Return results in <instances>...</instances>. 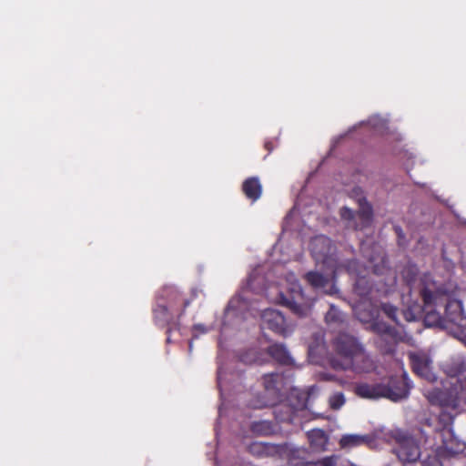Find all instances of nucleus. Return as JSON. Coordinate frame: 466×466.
<instances>
[{"label":"nucleus","mask_w":466,"mask_h":466,"mask_svg":"<svg viewBox=\"0 0 466 466\" xmlns=\"http://www.w3.org/2000/svg\"><path fill=\"white\" fill-rule=\"evenodd\" d=\"M420 294L426 306L444 305V319L448 323L458 327L465 325V317L463 314L462 303L461 300L453 299L451 291L442 285L437 284L431 275H424L421 279Z\"/></svg>","instance_id":"f257e3e1"},{"label":"nucleus","mask_w":466,"mask_h":466,"mask_svg":"<svg viewBox=\"0 0 466 466\" xmlns=\"http://www.w3.org/2000/svg\"><path fill=\"white\" fill-rule=\"evenodd\" d=\"M258 269L253 270L241 293L229 300L225 310L224 328L231 321H234V325H238L242 319H247L248 314H253L256 308L250 303L245 293L247 290L258 292L262 289L260 287L262 279L258 277Z\"/></svg>","instance_id":"f03ea898"},{"label":"nucleus","mask_w":466,"mask_h":466,"mask_svg":"<svg viewBox=\"0 0 466 466\" xmlns=\"http://www.w3.org/2000/svg\"><path fill=\"white\" fill-rule=\"evenodd\" d=\"M288 294L279 293V302L289 308L299 317H306L309 314L314 304V299L307 297L293 273L286 276Z\"/></svg>","instance_id":"7ed1b4c3"},{"label":"nucleus","mask_w":466,"mask_h":466,"mask_svg":"<svg viewBox=\"0 0 466 466\" xmlns=\"http://www.w3.org/2000/svg\"><path fill=\"white\" fill-rule=\"evenodd\" d=\"M309 248L317 264H323L329 268H335V270H341L346 265L338 261L335 246L330 238L324 235L313 238Z\"/></svg>","instance_id":"20e7f679"},{"label":"nucleus","mask_w":466,"mask_h":466,"mask_svg":"<svg viewBox=\"0 0 466 466\" xmlns=\"http://www.w3.org/2000/svg\"><path fill=\"white\" fill-rule=\"evenodd\" d=\"M369 329L375 333L374 344L382 354H393L397 343L402 340L401 333L382 320H375Z\"/></svg>","instance_id":"39448f33"},{"label":"nucleus","mask_w":466,"mask_h":466,"mask_svg":"<svg viewBox=\"0 0 466 466\" xmlns=\"http://www.w3.org/2000/svg\"><path fill=\"white\" fill-rule=\"evenodd\" d=\"M180 301L184 308L188 305V301L181 299V295L175 287L170 286L163 289L158 294L157 304L154 309V318L157 324L159 326L167 325L171 319L168 307L173 308Z\"/></svg>","instance_id":"423d86ee"},{"label":"nucleus","mask_w":466,"mask_h":466,"mask_svg":"<svg viewBox=\"0 0 466 466\" xmlns=\"http://www.w3.org/2000/svg\"><path fill=\"white\" fill-rule=\"evenodd\" d=\"M329 364L335 370H351L357 374L370 373L376 369L375 360L365 350L364 347L351 358L343 360H339L338 358H331Z\"/></svg>","instance_id":"0eeeda50"},{"label":"nucleus","mask_w":466,"mask_h":466,"mask_svg":"<svg viewBox=\"0 0 466 466\" xmlns=\"http://www.w3.org/2000/svg\"><path fill=\"white\" fill-rule=\"evenodd\" d=\"M395 441L394 452L402 461L414 462L420 456V449L414 438L408 433L395 430L392 431Z\"/></svg>","instance_id":"6e6552de"},{"label":"nucleus","mask_w":466,"mask_h":466,"mask_svg":"<svg viewBox=\"0 0 466 466\" xmlns=\"http://www.w3.org/2000/svg\"><path fill=\"white\" fill-rule=\"evenodd\" d=\"M381 385L384 386V398L395 402L407 399L412 388V383L405 371L400 376H392L382 380Z\"/></svg>","instance_id":"1a4fd4ad"},{"label":"nucleus","mask_w":466,"mask_h":466,"mask_svg":"<svg viewBox=\"0 0 466 466\" xmlns=\"http://www.w3.org/2000/svg\"><path fill=\"white\" fill-rule=\"evenodd\" d=\"M359 206L357 213L347 207L340 209L341 218L348 222L349 228L354 229H362L368 227L372 220L371 206L365 199H360Z\"/></svg>","instance_id":"9d476101"},{"label":"nucleus","mask_w":466,"mask_h":466,"mask_svg":"<svg viewBox=\"0 0 466 466\" xmlns=\"http://www.w3.org/2000/svg\"><path fill=\"white\" fill-rule=\"evenodd\" d=\"M262 327L287 337L293 332L294 327L288 322L284 315L278 309H266L261 313Z\"/></svg>","instance_id":"9b49d317"},{"label":"nucleus","mask_w":466,"mask_h":466,"mask_svg":"<svg viewBox=\"0 0 466 466\" xmlns=\"http://www.w3.org/2000/svg\"><path fill=\"white\" fill-rule=\"evenodd\" d=\"M332 269V276L330 278L324 276L318 271H309L304 275L307 283L317 292L325 295L333 296L339 293V289L336 286V274L339 270Z\"/></svg>","instance_id":"f8f14e48"},{"label":"nucleus","mask_w":466,"mask_h":466,"mask_svg":"<svg viewBox=\"0 0 466 466\" xmlns=\"http://www.w3.org/2000/svg\"><path fill=\"white\" fill-rule=\"evenodd\" d=\"M344 268L350 275L356 278L354 292L361 299H365L370 293L373 287V283L365 275V272L368 270L367 268H361L357 260L352 259L346 263Z\"/></svg>","instance_id":"ddd939ff"},{"label":"nucleus","mask_w":466,"mask_h":466,"mask_svg":"<svg viewBox=\"0 0 466 466\" xmlns=\"http://www.w3.org/2000/svg\"><path fill=\"white\" fill-rule=\"evenodd\" d=\"M409 358L415 373L429 381H435L436 375L432 371V360L423 351L410 352Z\"/></svg>","instance_id":"4468645a"},{"label":"nucleus","mask_w":466,"mask_h":466,"mask_svg":"<svg viewBox=\"0 0 466 466\" xmlns=\"http://www.w3.org/2000/svg\"><path fill=\"white\" fill-rule=\"evenodd\" d=\"M334 345L339 360L351 358L363 347L355 337L347 333L339 334L334 340Z\"/></svg>","instance_id":"2eb2a0df"},{"label":"nucleus","mask_w":466,"mask_h":466,"mask_svg":"<svg viewBox=\"0 0 466 466\" xmlns=\"http://www.w3.org/2000/svg\"><path fill=\"white\" fill-rule=\"evenodd\" d=\"M384 386L381 385V381L374 384H369L367 382H360L355 386V393L357 396L362 399L378 400L384 398L383 392Z\"/></svg>","instance_id":"dca6fc26"},{"label":"nucleus","mask_w":466,"mask_h":466,"mask_svg":"<svg viewBox=\"0 0 466 466\" xmlns=\"http://www.w3.org/2000/svg\"><path fill=\"white\" fill-rule=\"evenodd\" d=\"M356 318L362 323H369L370 326L378 319V310L370 302L360 301L353 307Z\"/></svg>","instance_id":"f3484780"},{"label":"nucleus","mask_w":466,"mask_h":466,"mask_svg":"<svg viewBox=\"0 0 466 466\" xmlns=\"http://www.w3.org/2000/svg\"><path fill=\"white\" fill-rule=\"evenodd\" d=\"M373 438L369 434H344L339 440L342 449L350 450L363 445H370Z\"/></svg>","instance_id":"a211bd4d"},{"label":"nucleus","mask_w":466,"mask_h":466,"mask_svg":"<svg viewBox=\"0 0 466 466\" xmlns=\"http://www.w3.org/2000/svg\"><path fill=\"white\" fill-rule=\"evenodd\" d=\"M268 354L279 363L292 365L294 360L284 344L275 343L268 347Z\"/></svg>","instance_id":"6ab92c4d"},{"label":"nucleus","mask_w":466,"mask_h":466,"mask_svg":"<svg viewBox=\"0 0 466 466\" xmlns=\"http://www.w3.org/2000/svg\"><path fill=\"white\" fill-rule=\"evenodd\" d=\"M444 372L450 377H457L465 370V361L461 356H455L442 365Z\"/></svg>","instance_id":"aec40b11"},{"label":"nucleus","mask_w":466,"mask_h":466,"mask_svg":"<svg viewBox=\"0 0 466 466\" xmlns=\"http://www.w3.org/2000/svg\"><path fill=\"white\" fill-rule=\"evenodd\" d=\"M308 439L310 443V447L316 451H324L329 441L325 431L319 429H314L309 431Z\"/></svg>","instance_id":"412c9836"},{"label":"nucleus","mask_w":466,"mask_h":466,"mask_svg":"<svg viewBox=\"0 0 466 466\" xmlns=\"http://www.w3.org/2000/svg\"><path fill=\"white\" fill-rule=\"evenodd\" d=\"M242 188L248 198L255 201L260 198L262 187L258 177L248 178L243 183Z\"/></svg>","instance_id":"4be33fe9"},{"label":"nucleus","mask_w":466,"mask_h":466,"mask_svg":"<svg viewBox=\"0 0 466 466\" xmlns=\"http://www.w3.org/2000/svg\"><path fill=\"white\" fill-rule=\"evenodd\" d=\"M431 307H436L435 305L426 306L424 303V311H425V319L424 321L427 326H446L445 319L443 316H441L435 309H431Z\"/></svg>","instance_id":"5701e85b"},{"label":"nucleus","mask_w":466,"mask_h":466,"mask_svg":"<svg viewBox=\"0 0 466 466\" xmlns=\"http://www.w3.org/2000/svg\"><path fill=\"white\" fill-rule=\"evenodd\" d=\"M303 466H355L346 460L337 456L325 457L317 461H306Z\"/></svg>","instance_id":"b1692460"},{"label":"nucleus","mask_w":466,"mask_h":466,"mask_svg":"<svg viewBox=\"0 0 466 466\" xmlns=\"http://www.w3.org/2000/svg\"><path fill=\"white\" fill-rule=\"evenodd\" d=\"M326 322L332 328L339 327L345 320L344 314L334 305H330L329 310L325 315Z\"/></svg>","instance_id":"393cba45"},{"label":"nucleus","mask_w":466,"mask_h":466,"mask_svg":"<svg viewBox=\"0 0 466 466\" xmlns=\"http://www.w3.org/2000/svg\"><path fill=\"white\" fill-rule=\"evenodd\" d=\"M274 447L269 443L254 441L249 444L248 451L256 457H266L271 454Z\"/></svg>","instance_id":"a878e982"},{"label":"nucleus","mask_w":466,"mask_h":466,"mask_svg":"<svg viewBox=\"0 0 466 466\" xmlns=\"http://www.w3.org/2000/svg\"><path fill=\"white\" fill-rule=\"evenodd\" d=\"M280 379V375L279 373H268L265 374L263 377V384L265 386V390L268 392V394L276 395L278 391V383Z\"/></svg>","instance_id":"bb28decb"},{"label":"nucleus","mask_w":466,"mask_h":466,"mask_svg":"<svg viewBox=\"0 0 466 466\" xmlns=\"http://www.w3.org/2000/svg\"><path fill=\"white\" fill-rule=\"evenodd\" d=\"M227 376H228L227 370L224 368V366L222 365V363L219 361L218 368L217 380H218V387L219 389L220 397L222 400L225 399V394H226V391L228 390V380Z\"/></svg>","instance_id":"cd10ccee"},{"label":"nucleus","mask_w":466,"mask_h":466,"mask_svg":"<svg viewBox=\"0 0 466 466\" xmlns=\"http://www.w3.org/2000/svg\"><path fill=\"white\" fill-rule=\"evenodd\" d=\"M251 430L258 435H268L274 431V427L270 421L258 420L252 422Z\"/></svg>","instance_id":"c85d7f7f"},{"label":"nucleus","mask_w":466,"mask_h":466,"mask_svg":"<svg viewBox=\"0 0 466 466\" xmlns=\"http://www.w3.org/2000/svg\"><path fill=\"white\" fill-rule=\"evenodd\" d=\"M380 308L386 317L394 321L396 324H399L397 316L398 309L394 305L390 303H381Z\"/></svg>","instance_id":"c756f323"},{"label":"nucleus","mask_w":466,"mask_h":466,"mask_svg":"<svg viewBox=\"0 0 466 466\" xmlns=\"http://www.w3.org/2000/svg\"><path fill=\"white\" fill-rule=\"evenodd\" d=\"M346 402V398L342 392H335L329 398V404L332 410H339Z\"/></svg>","instance_id":"7c9ffc66"},{"label":"nucleus","mask_w":466,"mask_h":466,"mask_svg":"<svg viewBox=\"0 0 466 466\" xmlns=\"http://www.w3.org/2000/svg\"><path fill=\"white\" fill-rule=\"evenodd\" d=\"M388 120L380 117V116H372L369 120L368 124L375 132L381 133L387 126Z\"/></svg>","instance_id":"2f4dec72"},{"label":"nucleus","mask_w":466,"mask_h":466,"mask_svg":"<svg viewBox=\"0 0 466 466\" xmlns=\"http://www.w3.org/2000/svg\"><path fill=\"white\" fill-rule=\"evenodd\" d=\"M401 274L405 281L411 285L416 279L418 268L414 265H409L403 268Z\"/></svg>","instance_id":"473e14b6"},{"label":"nucleus","mask_w":466,"mask_h":466,"mask_svg":"<svg viewBox=\"0 0 466 466\" xmlns=\"http://www.w3.org/2000/svg\"><path fill=\"white\" fill-rule=\"evenodd\" d=\"M394 231L398 237L399 245L405 246L406 239H405V235H404L402 228L400 226H394Z\"/></svg>","instance_id":"72a5a7b5"},{"label":"nucleus","mask_w":466,"mask_h":466,"mask_svg":"<svg viewBox=\"0 0 466 466\" xmlns=\"http://www.w3.org/2000/svg\"><path fill=\"white\" fill-rule=\"evenodd\" d=\"M267 405H268V401L265 400L264 399H258V400L249 403V406L254 409H261Z\"/></svg>","instance_id":"f704fd0d"},{"label":"nucleus","mask_w":466,"mask_h":466,"mask_svg":"<svg viewBox=\"0 0 466 466\" xmlns=\"http://www.w3.org/2000/svg\"><path fill=\"white\" fill-rule=\"evenodd\" d=\"M194 331L199 333H206L208 331V329L202 324H197L194 326Z\"/></svg>","instance_id":"c9c22d12"},{"label":"nucleus","mask_w":466,"mask_h":466,"mask_svg":"<svg viewBox=\"0 0 466 466\" xmlns=\"http://www.w3.org/2000/svg\"><path fill=\"white\" fill-rule=\"evenodd\" d=\"M362 251H363V253H364V256L368 258V260H369V262H370V264H372V263L376 260L375 257H373V256H369V255H367V254H366V251L364 250V247H362Z\"/></svg>","instance_id":"e433bc0d"},{"label":"nucleus","mask_w":466,"mask_h":466,"mask_svg":"<svg viewBox=\"0 0 466 466\" xmlns=\"http://www.w3.org/2000/svg\"><path fill=\"white\" fill-rule=\"evenodd\" d=\"M322 376H323V378H324L325 380H333V376H332V375H329V374L324 373Z\"/></svg>","instance_id":"4c0bfd02"},{"label":"nucleus","mask_w":466,"mask_h":466,"mask_svg":"<svg viewBox=\"0 0 466 466\" xmlns=\"http://www.w3.org/2000/svg\"><path fill=\"white\" fill-rule=\"evenodd\" d=\"M460 340H461L466 345V336L458 337Z\"/></svg>","instance_id":"58836bf2"},{"label":"nucleus","mask_w":466,"mask_h":466,"mask_svg":"<svg viewBox=\"0 0 466 466\" xmlns=\"http://www.w3.org/2000/svg\"><path fill=\"white\" fill-rule=\"evenodd\" d=\"M192 349H193V344H192V342L190 341V342H189V345H188V350H189V351H192Z\"/></svg>","instance_id":"ea45409f"},{"label":"nucleus","mask_w":466,"mask_h":466,"mask_svg":"<svg viewBox=\"0 0 466 466\" xmlns=\"http://www.w3.org/2000/svg\"><path fill=\"white\" fill-rule=\"evenodd\" d=\"M218 412H219V416H220V415H221V413H222V406H220V407H219V409H218Z\"/></svg>","instance_id":"a19ab883"},{"label":"nucleus","mask_w":466,"mask_h":466,"mask_svg":"<svg viewBox=\"0 0 466 466\" xmlns=\"http://www.w3.org/2000/svg\"><path fill=\"white\" fill-rule=\"evenodd\" d=\"M373 270H374V272H375V273H378V268H377V267H376V266H374Z\"/></svg>","instance_id":"79ce46f5"},{"label":"nucleus","mask_w":466,"mask_h":466,"mask_svg":"<svg viewBox=\"0 0 466 466\" xmlns=\"http://www.w3.org/2000/svg\"><path fill=\"white\" fill-rule=\"evenodd\" d=\"M170 340H171V339H170V336H168V337L167 338V342H170Z\"/></svg>","instance_id":"37998d69"},{"label":"nucleus","mask_w":466,"mask_h":466,"mask_svg":"<svg viewBox=\"0 0 466 466\" xmlns=\"http://www.w3.org/2000/svg\"><path fill=\"white\" fill-rule=\"evenodd\" d=\"M241 360H242V361H245V362L247 361V360L244 359V357H242V358H241Z\"/></svg>","instance_id":"c03bdc74"},{"label":"nucleus","mask_w":466,"mask_h":466,"mask_svg":"<svg viewBox=\"0 0 466 466\" xmlns=\"http://www.w3.org/2000/svg\"><path fill=\"white\" fill-rule=\"evenodd\" d=\"M216 466H218V465L216 464Z\"/></svg>","instance_id":"a18cd8bd"}]
</instances>
